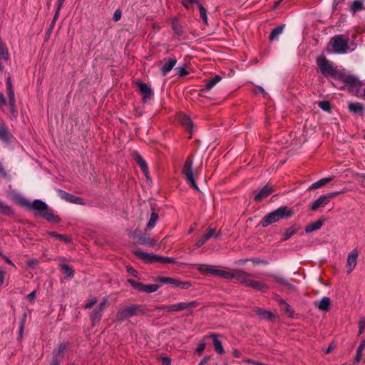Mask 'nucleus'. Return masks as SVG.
Segmentation results:
<instances>
[{
	"instance_id": "obj_1",
	"label": "nucleus",
	"mask_w": 365,
	"mask_h": 365,
	"mask_svg": "<svg viewBox=\"0 0 365 365\" xmlns=\"http://www.w3.org/2000/svg\"><path fill=\"white\" fill-rule=\"evenodd\" d=\"M21 203L22 205L36 211L37 215L49 222L58 223L61 221L60 217L54 215L48 205L40 200H35L33 202H30L28 200L23 198L21 200Z\"/></svg>"
},
{
	"instance_id": "obj_2",
	"label": "nucleus",
	"mask_w": 365,
	"mask_h": 365,
	"mask_svg": "<svg viewBox=\"0 0 365 365\" xmlns=\"http://www.w3.org/2000/svg\"><path fill=\"white\" fill-rule=\"evenodd\" d=\"M293 212L287 206H282L265 215L262 220V226L265 227L269 225L278 222L281 219H287L292 216Z\"/></svg>"
},
{
	"instance_id": "obj_3",
	"label": "nucleus",
	"mask_w": 365,
	"mask_h": 365,
	"mask_svg": "<svg viewBox=\"0 0 365 365\" xmlns=\"http://www.w3.org/2000/svg\"><path fill=\"white\" fill-rule=\"evenodd\" d=\"M234 278L236 279L240 283L245 284L247 287H252L257 291L265 292L267 286L262 282L256 281L252 279V275L243 272L237 271L234 273Z\"/></svg>"
},
{
	"instance_id": "obj_4",
	"label": "nucleus",
	"mask_w": 365,
	"mask_h": 365,
	"mask_svg": "<svg viewBox=\"0 0 365 365\" xmlns=\"http://www.w3.org/2000/svg\"><path fill=\"white\" fill-rule=\"evenodd\" d=\"M317 66L325 77L331 76L336 78L341 70H339L331 61H329L324 56H320L317 59Z\"/></svg>"
},
{
	"instance_id": "obj_5",
	"label": "nucleus",
	"mask_w": 365,
	"mask_h": 365,
	"mask_svg": "<svg viewBox=\"0 0 365 365\" xmlns=\"http://www.w3.org/2000/svg\"><path fill=\"white\" fill-rule=\"evenodd\" d=\"M336 79L341 81L349 88L350 92H356L360 87V81L357 77L341 70Z\"/></svg>"
},
{
	"instance_id": "obj_6",
	"label": "nucleus",
	"mask_w": 365,
	"mask_h": 365,
	"mask_svg": "<svg viewBox=\"0 0 365 365\" xmlns=\"http://www.w3.org/2000/svg\"><path fill=\"white\" fill-rule=\"evenodd\" d=\"M333 53L337 54H344L348 52V40L343 38L341 35L335 36L330 41Z\"/></svg>"
},
{
	"instance_id": "obj_7",
	"label": "nucleus",
	"mask_w": 365,
	"mask_h": 365,
	"mask_svg": "<svg viewBox=\"0 0 365 365\" xmlns=\"http://www.w3.org/2000/svg\"><path fill=\"white\" fill-rule=\"evenodd\" d=\"M6 89H7V96L9 98L8 106L9 108V111L11 114L12 118L16 119L18 115V112L16 108V99L15 94L12 87L11 81L10 77H9L6 80Z\"/></svg>"
},
{
	"instance_id": "obj_8",
	"label": "nucleus",
	"mask_w": 365,
	"mask_h": 365,
	"mask_svg": "<svg viewBox=\"0 0 365 365\" xmlns=\"http://www.w3.org/2000/svg\"><path fill=\"white\" fill-rule=\"evenodd\" d=\"M182 174L185 175L187 182L196 190H199L197 183L195 180L193 169H192V160L190 158H187L185 162Z\"/></svg>"
},
{
	"instance_id": "obj_9",
	"label": "nucleus",
	"mask_w": 365,
	"mask_h": 365,
	"mask_svg": "<svg viewBox=\"0 0 365 365\" xmlns=\"http://www.w3.org/2000/svg\"><path fill=\"white\" fill-rule=\"evenodd\" d=\"M136 255L141 259L148 262H161L163 263L171 264L174 263V259L170 257H162L155 255L148 254L143 252H137Z\"/></svg>"
},
{
	"instance_id": "obj_10",
	"label": "nucleus",
	"mask_w": 365,
	"mask_h": 365,
	"mask_svg": "<svg viewBox=\"0 0 365 365\" xmlns=\"http://www.w3.org/2000/svg\"><path fill=\"white\" fill-rule=\"evenodd\" d=\"M139 309L138 305H130L121 309L117 314L116 318L119 321H124L136 314Z\"/></svg>"
},
{
	"instance_id": "obj_11",
	"label": "nucleus",
	"mask_w": 365,
	"mask_h": 365,
	"mask_svg": "<svg viewBox=\"0 0 365 365\" xmlns=\"http://www.w3.org/2000/svg\"><path fill=\"white\" fill-rule=\"evenodd\" d=\"M158 281L161 283L170 284L174 287H181L183 289H187L191 287V284L189 282H181L172 277H161L158 279Z\"/></svg>"
},
{
	"instance_id": "obj_12",
	"label": "nucleus",
	"mask_w": 365,
	"mask_h": 365,
	"mask_svg": "<svg viewBox=\"0 0 365 365\" xmlns=\"http://www.w3.org/2000/svg\"><path fill=\"white\" fill-rule=\"evenodd\" d=\"M108 302L106 298L103 299V300L98 304V306L94 309L93 314L91 315V320L93 324L98 322L101 320L102 312L105 306Z\"/></svg>"
},
{
	"instance_id": "obj_13",
	"label": "nucleus",
	"mask_w": 365,
	"mask_h": 365,
	"mask_svg": "<svg viewBox=\"0 0 365 365\" xmlns=\"http://www.w3.org/2000/svg\"><path fill=\"white\" fill-rule=\"evenodd\" d=\"M198 304L199 303L196 301H192L190 302H180L171 305V309L172 312L182 311L186 309L196 307Z\"/></svg>"
},
{
	"instance_id": "obj_14",
	"label": "nucleus",
	"mask_w": 365,
	"mask_h": 365,
	"mask_svg": "<svg viewBox=\"0 0 365 365\" xmlns=\"http://www.w3.org/2000/svg\"><path fill=\"white\" fill-rule=\"evenodd\" d=\"M358 251L356 250H353L348 255L347 257V267L349 268L348 272L351 273L353 269L355 268L357 262L358 258Z\"/></svg>"
},
{
	"instance_id": "obj_15",
	"label": "nucleus",
	"mask_w": 365,
	"mask_h": 365,
	"mask_svg": "<svg viewBox=\"0 0 365 365\" xmlns=\"http://www.w3.org/2000/svg\"><path fill=\"white\" fill-rule=\"evenodd\" d=\"M133 157L135 158V160H136L138 165L140 167V168L143 170L146 178L148 179L149 178V170H148V167L147 165L146 162L144 160L143 157L138 152L133 153Z\"/></svg>"
},
{
	"instance_id": "obj_16",
	"label": "nucleus",
	"mask_w": 365,
	"mask_h": 365,
	"mask_svg": "<svg viewBox=\"0 0 365 365\" xmlns=\"http://www.w3.org/2000/svg\"><path fill=\"white\" fill-rule=\"evenodd\" d=\"M273 192V189L272 187H269L268 185H265L263 187L261 190L257 192L255 197L254 200L257 202H260L262 200L267 197L269 195H271Z\"/></svg>"
},
{
	"instance_id": "obj_17",
	"label": "nucleus",
	"mask_w": 365,
	"mask_h": 365,
	"mask_svg": "<svg viewBox=\"0 0 365 365\" xmlns=\"http://www.w3.org/2000/svg\"><path fill=\"white\" fill-rule=\"evenodd\" d=\"M215 234V230L209 228L207 230L206 232L199 238L196 242L195 246L197 247H200L202 246L211 237L214 236Z\"/></svg>"
},
{
	"instance_id": "obj_18",
	"label": "nucleus",
	"mask_w": 365,
	"mask_h": 365,
	"mask_svg": "<svg viewBox=\"0 0 365 365\" xmlns=\"http://www.w3.org/2000/svg\"><path fill=\"white\" fill-rule=\"evenodd\" d=\"M12 135L9 133L4 123H0V140L6 144L11 142Z\"/></svg>"
},
{
	"instance_id": "obj_19",
	"label": "nucleus",
	"mask_w": 365,
	"mask_h": 365,
	"mask_svg": "<svg viewBox=\"0 0 365 365\" xmlns=\"http://www.w3.org/2000/svg\"><path fill=\"white\" fill-rule=\"evenodd\" d=\"M209 273H210L212 275H217L220 276L222 278L225 279H234L235 274L234 272H227L222 269H217L211 267V269H209Z\"/></svg>"
},
{
	"instance_id": "obj_20",
	"label": "nucleus",
	"mask_w": 365,
	"mask_h": 365,
	"mask_svg": "<svg viewBox=\"0 0 365 365\" xmlns=\"http://www.w3.org/2000/svg\"><path fill=\"white\" fill-rule=\"evenodd\" d=\"M138 86L140 89L141 94L143 95V101H147L152 96L151 89L147 86L146 83L139 82L138 83Z\"/></svg>"
},
{
	"instance_id": "obj_21",
	"label": "nucleus",
	"mask_w": 365,
	"mask_h": 365,
	"mask_svg": "<svg viewBox=\"0 0 365 365\" xmlns=\"http://www.w3.org/2000/svg\"><path fill=\"white\" fill-rule=\"evenodd\" d=\"M329 202V200L326 195H322L310 205V209L317 210L319 207L327 205Z\"/></svg>"
},
{
	"instance_id": "obj_22",
	"label": "nucleus",
	"mask_w": 365,
	"mask_h": 365,
	"mask_svg": "<svg viewBox=\"0 0 365 365\" xmlns=\"http://www.w3.org/2000/svg\"><path fill=\"white\" fill-rule=\"evenodd\" d=\"M330 304L331 300L328 297H324L319 301H316L314 302L315 307L322 311H327Z\"/></svg>"
},
{
	"instance_id": "obj_23",
	"label": "nucleus",
	"mask_w": 365,
	"mask_h": 365,
	"mask_svg": "<svg viewBox=\"0 0 365 365\" xmlns=\"http://www.w3.org/2000/svg\"><path fill=\"white\" fill-rule=\"evenodd\" d=\"M208 336L212 339L214 348L216 352L219 354H222L224 353V349L222 345V342L217 338V335L215 333H211Z\"/></svg>"
},
{
	"instance_id": "obj_24",
	"label": "nucleus",
	"mask_w": 365,
	"mask_h": 365,
	"mask_svg": "<svg viewBox=\"0 0 365 365\" xmlns=\"http://www.w3.org/2000/svg\"><path fill=\"white\" fill-rule=\"evenodd\" d=\"M63 198L65 199L67 202H71L77 205H83L84 200L83 199L76 197L73 195L69 194L68 192H63Z\"/></svg>"
},
{
	"instance_id": "obj_25",
	"label": "nucleus",
	"mask_w": 365,
	"mask_h": 365,
	"mask_svg": "<svg viewBox=\"0 0 365 365\" xmlns=\"http://www.w3.org/2000/svg\"><path fill=\"white\" fill-rule=\"evenodd\" d=\"M176 63L177 61L175 58H170L165 61L161 68V73L163 75L165 76L167 73H168L175 66Z\"/></svg>"
},
{
	"instance_id": "obj_26",
	"label": "nucleus",
	"mask_w": 365,
	"mask_h": 365,
	"mask_svg": "<svg viewBox=\"0 0 365 365\" xmlns=\"http://www.w3.org/2000/svg\"><path fill=\"white\" fill-rule=\"evenodd\" d=\"M333 179H334L333 177H328V178L320 179V180H317V182H314L313 184H312L309 186V190H314V189H318L319 187H322V186L325 185L327 183L331 181Z\"/></svg>"
},
{
	"instance_id": "obj_27",
	"label": "nucleus",
	"mask_w": 365,
	"mask_h": 365,
	"mask_svg": "<svg viewBox=\"0 0 365 365\" xmlns=\"http://www.w3.org/2000/svg\"><path fill=\"white\" fill-rule=\"evenodd\" d=\"M179 120L180 123L187 130H191L192 129V122L191 121L189 116L185 114H180L179 115Z\"/></svg>"
},
{
	"instance_id": "obj_28",
	"label": "nucleus",
	"mask_w": 365,
	"mask_h": 365,
	"mask_svg": "<svg viewBox=\"0 0 365 365\" xmlns=\"http://www.w3.org/2000/svg\"><path fill=\"white\" fill-rule=\"evenodd\" d=\"M348 108L350 110V112L353 113H360L361 115L364 106L363 104H361V103L355 102L350 103L348 105Z\"/></svg>"
},
{
	"instance_id": "obj_29",
	"label": "nucleus",
	"mask_w": 365,
	"mask_h": 365,
	"mask_svg": "<svg viewBox=\"0 0 365 365\" xmlns=\"http://www.w3.org/2000/svg\"><path fill=\"white\" fill-rule=\"evenodd\" d=\"M323 225V221L322 220H317L314 222H312L307 226L305 227V232L307 233L312 232L314 230H319Z\"/></svg>"
},
{
	"instance_id": "obj_30",
	"label": "nucleus",
	"mask_w": 365,
	"mask_h": 365,
	"mask_svg": "<svg viewBox=\"0 0 365 365\" xmlns=\"http://www.w3.org/2000/svg\"><path fill=\"white\" fill-rule=\"evenodd\" d=\"M284 28V24L274 28L270 34L269 40L270 41L277 40L279 38V36L282 33Z\"/></svg>"
},
{
	"instance_id": "obj_31",
	"label": "nucleus",
	"mask_w": 365,
	"mask_h": 365,
	"mask_svg": "<svg viewBox=\"0 0 365 365\" xmlns=\"http://www.w3.org/2000/svg\"><path fill=\"white\" fill-rule=\"evenodd\" d=\"M222 79V77L219 75H216L213 78L210 80L205 86V91L211 90L218 82Z\"/></svg>"
},
{
	"instance_id": "obj_32",
	"label": "nucleus",
	"mask_w": 365,
	"mask_h": 365,
	"mask_svg": "<svg viewBox=\"0 0 365 365\" xmlns=\"http://www.w3.org/2000/svg\"><path fill=\"white\" fill-rule=\"evenodd\" d=\"M256 312L264 319L269 320L274 317V315L272 312L264 309H259Z\"/></svg>"
},
{
	"instance_id": "obj_33",
	"label": "nucleus",
	"mask_w": 365,
	"mask_h": 365,
	"mask_svg": "<svg viewBox=\"0 0 365 365\" xmlns=\"http://www.w3.org/2000/svg\"><path fill=\"white\" fill-rule=\"evenodd\" d=\"M128 282L135 289L138 290L139 292H143L144 289V284L137 282L132 279H128Z\"/></svg>"
},
{
	"instance_id": "obj_34",
	"label": "nucleus",
	"mask_w": 365,
	"mask_h": 365,
	"mask_svg": "<svg viewBox=\"0 0 365 365\" xmlns=\"http://www.w3.org/2000/svg\"><path fill=\"white\" fill-rule=\"evenodd\" d=\"M365 348V339H363L361 341V344L360 345L358 346L357 348V350H356V354L355 356V361L356 362H359L361 359V356H362V351H363V349Z\"/></svg>"
},
{
	"instance_id": "obj_35",
	"label": "nucleus",
	"mask_w": 365,
	"mask_h": 365,
	"mask_svg": "<svg viewBox=\"0 0 365 365\" xmlns=\"http://www.w3.org/2000/svg\"><path fill=\"white\" fill-rule=\"evenodd\" d=\"M66 350V345L65 344H61L58 346V347L54 351V357L60 358L63 356L65 351Z\"/></svg>"
},
{
	"instance_id": "obj_36",
	"label": "nucleus",
	"mask_w": 365,
	"mask_h": 365,
	"mask_svg": "<svg viewBox=\"0 0 365 365\" xmlns=\"http://www.w3.org/2000/svg\"><path fill=\"white\" fill-rule=\"evenodd\" d=\"M61 269L66 277L72 278L73 277V275H74L73 270L68 265H67L66 264H62Z\"/></svg>"
},
{
	"instance_id": "obj_37",
	"label": "nucleus",
	"mask_w": 365,
	"mask_h": 365,
	"mask_svg": "<svg viewBox=\"0 0 365 365\" xmlns=\"http://www.w3.org/2000/svg\"><path fill=\"white\" fill-rule=\"evenodd\" d=\"M158 219V215L155 212H152L147 224L148 228H153L155 227L156 222Z\"/></svg>"
},
{
	"instance_id": "obj_38",
	"label": "nucleus",
	"mask_w": 365,
	"mask_h": 365,
	"mask_svg": "<svg viewBox=\"0 0 365 365\" xmlns=\"http://www.w3.org/2000/svg\"><path fill=\"white\" fill-rule=\"evenodd\" d=\"M297 232V229L294 227H289L287 228L284 233V237L282 238V240L285 241L289 239L292 236H293Z\"/></svg>"
},
{
	"instance_id": "obj_39",
	"label": "nucleus",
	"mask_w": 365,
	"mask_h": 365,
	"mask_svg": "<svg viewBox=\"0 0 365 365\" xmlns=\"http://www.w3.org/2000/svg\"><path fill=\"white\" fill-rule=\"evenodd\" d=\"M197 5L198 6L199 10H200V17L202 18V21L205 24H207V16L205 9L202 6V5L197 2Z\"/></svg>"
},
{
	"instance_id": "obj_40",
	"label": "nucleus",
	"mask_w": 365,
	"mask_h": 365,
	"mask_svg": "<svg viewBox=\"0 0 365 365\" xmlns=\"http://www.w3.org/2000/svg\"><path fill=\"white\" fill-rule=\"evenodd\" d=\"M159 287L160 286L158 284H145L143 292L153 293L156 292Z\"/></svg>"
},
{
	"instance_id": "obj_41",
	"label": "nucleus",
	"mask_w": 365,
	"mask_h": 365,
	"mask_svg": "<svg viewBox=\"0 0 365 365\" xmlns=\"http://www.w3.org/2000/svg\"><path fill=\"white\" fill-rule=\"evenodd\" d=\"M9 57L7 49L3 42L0 41V59L7 60Z\"/></svg>"
},
{
	"instance_id": "obj_42",
	"label": "nucleus",
	"mask_w": 365,
	"mask_h": 365,
	"mask_svg": "<svg viewBox=\"0 0 365 365\" xmlns=\"http://www.w3.org/2000/svg\"><path fill=\"white\" fill-rule=\"evenodd\" d=\"M362 9V2L360 0H356L352 2L351 5V11L353 13H356Z\"/></svg>"
},
{
	"instance_id": "obj_43",
	"label": "nucleus",
	"mask_w": 365,
	"mask_h": 365,
	"mask_svg": "<svg viewBox=\"0 0 365 365\" xmlns=\"http://www.w3.org/2000/svg\"><path fill=\"white\" fill-rule=\"evenodd\" d=\"M49 235L51 237H55V238H56L58 240H63L66 242H70V239L68 237H66L65 235H63L57 234V233H55V232H50Z\"/></svg>"
},
{
	"instance_id": "obj_44",
	"label": "nucleus",
	"mask_w": 365,
	"mask_h": 365,
	"mask_svg": "<svg viewBox=\"0 0 365 365\" xmlns=\"http://www.w3.org/2000/svg\"><path fill=\"white\" fill-rule=\"evenodd\" d=\"M319 106L320 108L325 111H329L331 108L329 102L327 101L319 102Z\"/></svg>"
},
{
	"instance_id": "obj_45",
	"label": "nucleus",
	"mask_w": 365,
	"mask_h": 365,
	"mask_svg": "<svg viewBox=\"0 0 365 365\" xmlns=\"http://www.w3.org/2000/svg\"><path fill=\"white\" fill-rule=\"evenodd\" d=\"M205 346H206V344H205V342H204V341L200 342V343L197 345V348H196V352H197L199 355L202 354V352H203V351L205 350Z\"/></svg>"
},
{
	"instance_id": "obj_46",
	"label": "nucleus",
	"mask_w": 365,
	"mask_h": 365,
	"mask_svg": "<svg viewBox=\"0 0 365 365\" xmlns=\"http://www.w3.org/2000/svg\"><path fill=\"white\" fill-rule=\"evenodd\" d=\"M282 309H284V311L285 312V313L289 316V317H291L292 316L293 314V310L291 308V307L287 304L286 303L284 307H282Z\"/></svg>"
},
{
	"instance_id": "obj_47",
	"label": "nucleus",
	"mask_w": 365,
	"mask_h": 365,
	"mask_svg": "<svg viewBox=\"0 0 365 365\" xmlns=\"http://www.w3.org/2000/svg\"><path fill=\"white\" fill-rule=\"evenodd\" d=\"M345 192H346V189H342V190H341L339 191H336V192H330L329 194H327L326 195L328 197V199L329 200L330 198L336 197V195H338L339 194L344 193Z\"/></svg>"
},
{
	"instance_id": "obj_48",
	"label": "nucleus",
	"mask_w": 365,
	"mask_h": 365,
	"mask_svg": "<svg viewBox=\"0 0 365 365\" xmlns=\"http://www.w3.org/2000/svg\"><path fill=\"white\" fill-rule=\"evenodd\" d=\"M0 177L3 178L8 177V173L1 163H0Z\"/></svg>"
},
{
	"instance_id": "obj_49",
	"label": "nucleus",
	"mask_w": 365,
	"mask_h": 365,
	"mask_svg": "<svg viewBox=\"0 0 365 365\" xmlns=\"http://www.w3.org/2000/svg\"><path fill=\"white\" fill-rule=\"evenodd\" d=\"M26 264L29 267L35 268L38 265V261L35 259H31L27 261Z\"/></svg>"
},
{
	"instance_id": "obj_50",
	"label": "nucleus",
	"mask_w": 365,
	"mask_h": 365,
	"mask_svg": "<svg viewBox=\"0 0 365 365\" xmlns=\"http://www.w3.org/2000/svg\"><path fill=\"white\" fill-rule=\"evenodd\" d=\"M141 244L144 245H152L153 241L149 237H142L140 238Z\"/></svg>"
},
{
	"instance_id": "obj_51",
	"label": "nucleus",
	"mask_w": 365,
	"mask_h": 365,
	"mask_svg": "<svg viewBox=\"0 0 365 365\" xmlns=\"http://www.w3.org/2000/svg\"><path fill=\"white\" fill-rule=\"evenodd\" d=\"M156 309L157 310H161V311L167 312H172L171 305H170V306H165V305L160 306V307H156Z\"/></svg>"
},
{
	"instance_id": "obj_52",
	"label": "nucleus",
	"mask_w": 365,
	"mask_h": 365,
	"mask_svg": "<svg viewBox=\"0 0 365 365\" xmlns=\"http://www.w3.org/2000/svg\"><path fill=\"white\" fill-rule=\"evenodd\" d=\"M365 329V319L361 318L359 321V334H361Z\"/></svg>"
},
{
	"instance_id": "obj_53",
	"label": "nucleus",
	"mask_w": 365,
	"mask_h": 365,
	"mask_svg": "<svg viewBox=\"0 0 365 365\" xmlns=\"http://www.w3.org/2000/svg\"><path fill=\"white\" fill-rule=\"evenodd\" d=\"M356 180L358 182H360L362 185L365 184V175L363 174H356Z\"/></svg>"
},
{
	"instance_id": "obj_54",
	"label": "nucleus",
	"mask_w": 365,
	"mask_h": 365,
	"mask_svg": "<svg viewBox=\"0 0 365 365\" xmlns=\"http://www.w3.org/2000/svg\"><path fill=\"white\" fill-rule=\"evenodd\" d=\"M211 267H212L208 265L202 264L198 267V270L202 272H209V269H211Z\"/></svg>"
},
{
	"instance_id": "obj_55",
	"label": "nucleus",
	"mask_w": 365,
	"mask_h": 365,
	"mask_svg": "<svg viewBox=\"0 0 365 365\" xmlns=\"http://www.w3.org/2000/svg\"><path fill=\"white\" fill-rule=\"evenodd\" d=\"M97 302L96 298L91 299L86 305L85 309L91 308Z\"/></svg>"
},
{
	"instance_id": "obj_56",
	"label": "nucleus",
	"mask_w": 365,
	"mask_h": 365,
	"mask_svg": "<svg viewBox=\"0 0 365 365\" xmlns=\"http://www.w3.org/2000/svg\"><path fill=\"white\" fill-rule=\"evenodd\" d=\"M6 105V101L4 95L2 93H0V108H2L3 106Z\"/></svg>"
},
{
	"instance_id": "obj_57",
	"label": "nucleus",
	"mask_w": 365,
	"mask_h": 365,
	"mask_svg": "<svg viewBox=\"0 0 365 365\" xmlns=\"http://www.w3.org/2000/svg\"><path fill=\"white\" fill-rule=\"evenodd\" d=\"M60 11H61V9H58V6H56V12L54 14L53 21H52V25H53L56 23V20L58 19Z\"/></svg>"
},
{
	"instance_id": "obj_58",
	"label": "nucleus",
	"mask_w": 365,
	"mask_h": 365,
	"mask_svg": "<svg viewBox=\"0 0 365 365\" xmlns=\"http://www.w3.org/2000/svg\"><path fill=\"white\" fill-rule=\"evenodd\" d=\"M120 17H121V12H120V10H116L115 11L114 14H113V20L115 21H118V20H120Z\"/></svg>"
},
{
	"instance_id": "obj_59",
	"label": "nucleus",
	"mask_w": 365,
	"mask_h": 365,
	"mask_svg": "<svg viewBox=\"0 0 365 365\" xmlns=\"http://www.w3.org/2000/svg\"><path fill=\"white\" fill-rule=\"evenodd\" d=\"M162 364L163 365H171L170 359L168 357H163L162 358Z\"/></svg>"
},
{
	"instance_id": "obj_60",
	"label": "nucleus",
	"mask_w": 365,
	"mask_h": 365,
	"mask_svg": "<svg viewBox=\"0 0 365 365\" xmlns=\"http://www.w3.org/2000/svg\"><path fill=\"white\" fill-rule=\"evenodd\" d=\"M36 292L33 291L32 292H31L30 294H28L27 297L30 301L34 302V299L36 298Z\"/></svg>"
},
{
	"instance_id": "obj_61",
	"label": "nucleus",
	"mask_w": 365,
	"mask_h": 365,
	"mask_svg": "<svg viewBox=\"0 0 365 365\" xmlns=\"http://www.w3.org/2000/svg\"><path fill=\"white\" fill-rule=\"evenodd\" d=\"M5 275H6V272L4 270H1L0 271V286H1L4 283Z\"/></svg>"
},
{
	"instance_id": "obj_62",
	"label": "nucleus",
	"mask_w": 365,
	"mask_h": 365,
	"mask_svg": "<svg viewBox=\"0 0 365 365\" xmlns=\"http://www.w3.org/2000/svg\"><path fill=\"white\" fill-rule=\"evenodd\" d=\"M127 271L128 272H129L130 274L135 276V277H137V274H138V272L134 269L132 267H128L127 268Z\"/></svg>"
},
{
	"instance_id": "obj_63",
	"label": "nucleus",
	"mask_w": 365,
	"mask_h": 365,
	"mask_svg": "<svg viewBox=\"0 0 365 365\" xmlns=\"http://www.w3.org/2000/svg\"><path fill=\"white\" fill-rule=\"evenodd\" d=\"M334 349H335V345L333 344H331L329 346V347L326 349L324 353L327 354L330 353L331 351H332Z\"/></svg>"
},
{
	"instance_id": "obj_64",
	"label": "nucleus",
	"mask_w": 365,
	"mask_h": 365,
	"mask_svg": "<svg viewBox=\"0 0 365 365\" xmlns=\"http://www.w3.org/2000/svg\"><path fill=\"white\" fill-rule=\"evenodd\" d=\"M179 75L181 76H186L188 73L187 71H186L185 68L183 67V68H180V71H179Z\"/></svg>"
}]
</instances>
